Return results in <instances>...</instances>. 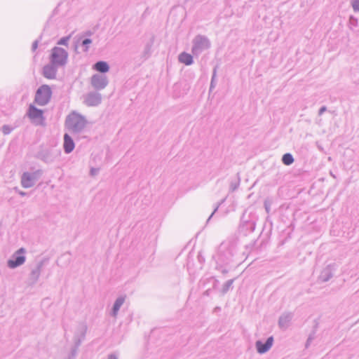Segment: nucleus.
<instances>
[{
    "mask_svg": "<svg viewBox=\"0 0 359 359\" xmlns=\"http://www.w3.org/2000/svg\"><path fill=\"white\" fill-rule=\"evenodd\" d=\"M28 116L31 119L38 123H41L43 121V111L34 106L29 107Z\"/></svg>",
    "mask_w": 359,
    "mask_h": 359,
    "instance_id": "obj_6",
    "label": "nucleus"
},
{
    "mask_svg": "<svg viewBox=\"0 0 359 359\" xmlns=\"http://www.w3.org/2000/svg\"><path fill=\"white\" fill-rule=\"evenodd\" d=\"M37 46H38L37 42H34V43L33 44L34 50H35L37 48Z\"/></svg>",
    "mask_w": 359,
    "mask_h": 359,
    "instance_id": "obj_19",
    "label": "nucleus"
},
{
    "mask_svg": "<svg viewBox=\"0 0 359 359\" xmlns=\"http://www.w3.org/2000/svg\"><path fill=\"white\" fill-rule=\"evenodd\" d=\"M94 69L100 72L105 73L109 71V68L107 62L100 61L95 64Z\"/></svg>",
    "mask_w": 359,
    "mask_h": 359,
    "instance_id": "obj_11",
    "label": "nucleus"
},
{
    "mask_svg": "<svg viewBox=\"0 0 359 359\" xmlns=\"http://www.w3.org/2000/svg\"><path fill=\"white\" fill-rule=\"evenodd\" d=\"M4 131L6 134L8 133L10 130L7 127H4Z\"/></svg>",
    "mask_w": 359,
    "mask_h": 359,
    "instance_id": "obj_18",
    "label": "nucleus"
},
{
    "mask_svg": "<svg viewBox=\"0 0 359 359\" xmlns=\"http://www.w3.org/2000/svg\"><path fill=\"white\" fill-rule=\"evenodd\" d=\"M85 126V120L83 118L76 114H71L67 121H66V126L72 133H76L81 130Z\"/></svg>",
    "mask_w": 359,
    "mask_h": 359,
    "instance_id": "obj_1",
    "label": "nucleus"
},
{
    "mask_svg": "<svg viewBox=\"0 0 359 359\" xmlns=\"http://www.w3.org/2000/svg\"><path fill=\"white\" fill-rule=\"evenodd\" d=\"M51 95L50 88L47 85H43L36 91L35 102L40 105H44L49 102Z\"/></svg>",
    "mask_w": 359,
    "mask_h": 359,
    "instance_id": "obj_2",
    "label": "nucleus"
},
{
    "mask_svg": "<svg viewBox=\"0 0 359 359\" xmlns=\"http://www.w3.org/2000/svg\"><path fill=\"white\" fill-rule=\"evenodd\" d=\"M282 161L285 165H289L293 163L294 158L290 154H285L283 155Z\"/></svg>",
    "mask_w": 359,
    "mask_h": 359,
    "instance_id": "obj_13",
    "label": "nucleus"
},
{
    "mask_svg": "<svg viewBox=\"0 0 359 359\" xmlns=\"http://www.w3.org/2000/svg\"><path fill=\"white\" fill-rule=\"evenodd\" d=\"M273 342V339L272 337H269L265 344H263L262 342H261L259 341H257L256 347H257V351L259 353H264L266 352L272 346Z\"/></svg>",
    "mask_w": 359,
    "mask_h": 359,
    "instance_id": "obj_7",
    "label": "nucleus"
},
{
    "mask_svg": "<svg viewBox=\"0 0 359 359\" xmlns=\"http://www.w3.org/2000/svg\"><path fill=\"white\" fill-rule=\"evenodd\" d=\"M124 302V299L123 298H118L115 304H114V309H113V311H114V315L116 316L119 308L121 307V306L123 304Z\"/></svg>",
    "mask_w": 359,
    "mask_h": 359,
    "instance_id": "obj_14",
    "label": "nucleus"
},
{
    "mask_svg": "<svg viewBox=\"0 0 359 359\" xmlns=\"http://www.w3.org/2000/svg\"><path fill=\"white\" fill-rule=\"evenodd\" d=\"M353 10L356 12H359V0H354L352 3Z\"/></svg>",
    "mask_w": 359,
    "mask_h": 359,
    "instance_id": "obj_16",
    "label": "nucleus"
},
{
    "mask_svg": "<svg viewBox=\"0 0 359 359\" xmlns=\"http://www.w3.org/2000/svg\"><path fill=\"white\" fill-rule=\"evenodd\" d=\"M36 173L31 174L29 172H25L21 179V183L23 187L29 188L34 185L36 180Z\"/></svg>",
    "mask_w": 359,
    "mask_h": 359,
    "instance_id": "obj_5",
    "label": "nucleus"
},
{
    "mask_svg": "<svg viewBox=\"0 0 359 359\" xmlns=\"http://www.w3.org/2000/svg\"><path fill=\"white\" fill-rule=\"evenodd\" d=\"M179 60L181 62L186 65H189L192 63V56L190 54L183 53L180 54Z\"/></svg>",
    "mask_w": 359,
    "mask_h": 359,
    "instance_id": "obj_12",
    "label": "nucleus"
},
{
    "mask_svg": "<svg viewBox=\"0 0 359 359\" xmlns=\"http://www.w3.org/2000/svg\"><path fill=\"white\" fill-rule=\"evenodd\" d=\"M67 59V53L61 48L55 47L52 50L51 62L55 65H63Z\"/></svg>",
    "mask_w": 359,
    "mask_h": 359,
    "instance_id": "obj_3",
    "label": "nucleus"
},
{
    "mask_svg": "<svg viewBox=\"0 0 359 359\" xmlns=\"http://www.w3.org/2000/svg\"><path fill=\"white\" fill-rule=\"evenodd\" d=\"M24 252L25 250L23 248H20L19 250H18L14 255L15 259L8 260V266L10 268L13 269L22 265L25 261V257L23 255Z\"/></svg>",
    "mask_w": 359,
    "mask_h": 359,
    "instance_id": "obj_4",
    "label": "nucleus"
},
{
    "mask_svg": "<svg viewBox=\"0 0 359 359\" xmlns=\"http://www.w3.org/2000/svg\"><path fill=\"white\" fill-rule=\"evenodd\" d=\"M74 149V142L72 138L67 134L64 135V149L66 153L69 154Z\"/></svg>",
    "mask_w": 359,
    "mask_h": 359,
    "instance_id": "obj_8",
    "label": "nucleus"
},
{
    "mask_svg": "<svg viewBox=\"0 0 359 359\" xmlns=\"http://www.w3.org/2000/svg\"><path fill=\"white\" fill-rule=\"evenodd\" d=\"M69 39H70V36L63 37V38H62V39L58 41V43H58L59 45H65V46H66V45H67V43H68V41H69Z\"/></svg>",
    "mask_w": 359,
    "mask_h": 359,
    "instance_id": "obj_15",
    "label": "nucleus"
},
{
    "mask_svg": "<svg viewBox=\"0 0 359 359\" xmlns=\"http://www.w3.org/2000/svg\"><path fill=\"white\" fill-rule=\"evenodd\" d=\"M85 50H86V51H87V50H88V47H86Z\"/></svg>",
    "mask_w": 359,
    "mask_h": 359,
    "instance_id": "obj_20",
    "label": "nucleus"
},
{
    "mask_svg": "<svg viewBox=\"0 0 359 359\" xmlns=\"http://www.w3.org/2000/svg\"><path fill=\"white\" fill-rule=\"evenodd\" d=\"M91 40L89 39H84L82 42V44L85 46H87L88 45L91 43Z\"/></svg>",
    "mask_w": 359,
    "mask_h": 359,
    "instance_id": "obj_17",
    "label": "nucleus"
},
{
    "mask_svg": "<svg viewBox=\"0 0 359 359\" xmlns=\"http://www.w3.org/2000/svg\"><path fill=\"white\" fill-rule=\"evenodd\" d=\"M43 74L48 79H54L56 76V69L53 65H46L43 67Z\"/></svg>",
    "mask_w": 359,
    "mask_h": 359,
    "instance_id": "obj_9",
    "label": "nucleus"
},
{
    "mask_svg": "<svg viewBox=\"0 0 359 359\" xmlns=\"http://www.w3.org/2000/svg\"><path fill=\"white\" fill-rule=\"evenodd\" d=\"M92 84L96 88H103L106 85V81L101 76L95 75L92 77Z\"/></svg>",
    "mask_w": 359,
    "mask_h": 359,
    "instance_id": "obj_10",
    "label": "nucleus"
}]
</instances>
